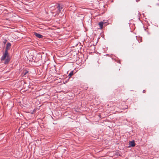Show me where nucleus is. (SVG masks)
<instances>
[{
	"instance_id": "1",
	"label": "nucleus",
	"mask_w": 159,
	"mask_h": 159,
	"mask_svg": "<svg viewBox=\"0 0 159 159\" xmlns=\"http://www.w3.org/2000/svg\"><path fill=\"white\" fill-rule=\"evenodd\" d=\"M63 8V5H61L60 4H58L57 7V10L56 11L57 14H58L61 11V9Z\"/></svg>"
},
{
	"instance_id": "2",
	"label": "nucleus",
	"mask_w": 159,
	"mask_h": 159,
	"mask_svg": "<svg viewBox=\"0 0 159 159\" xmlns=\"http://www.w3.org/2000/svg\"><path fill=\"white\" fill-rule=\"evenodd\" d=\"M98 25L100 26V29L101 30L102 29L103 26V25L104 26H106L107 24H106V22H105L104 21H101L98 23Z\"/></svg>"
},
{
	"instance_id": "3",
	"label": "nucleus",
	"mask_w": 159,
	"mask_h": 159,
	"mask_svg": "<svg viewBox=\"0 0 159 159\" xmlns=\"http://www.w3.org/2000/svg\"><path fill=\"white\" fill-rule=\"evenodd\" d=\"M8 52L7 50H5V53L1 57V60L3 61L6 59L7 56Z\"/></svg>"
},
{
	"instance_id": "4",
	"label": "nucleus",
	"mask_w": 159,
	"mask_h": 159,
	"mask_svg": "<svg viewBox=\"0 0 159 159\" xmlns=\"http://www.w3.org/2000/svg\"><path fill=\"white\" fill-rule=\"evenodd\" d=\"M34 34L37 38H41L43 37V36L37 33L36 32H35L34 33Z\"/></svg>"
},
{
	"instance_id": "5",
	"label": "nucleus",
	"mask_w": 159,
	"mask_h": 159,
	"mask_svg": "<svg viewBox=\"0 0 159 159\" xmlns=\"http://www.w3.org/2000/svg\"><path fill=\"white\" fill-rule=\"evenodd\" d=\"M11 46V43H8L7 44L5 50H7L8 51V50L10 49Z\"/></svg>"
},
{
	"instance_id": "6",
	"label": "nucleus",
	"mask_w": 159,
	"mask_h": 159,
	"mask_svg": "<svg viewBox=\"0 0 159 159\" xmlns=\"http://www.w3.org/2000/svg\"><path fill=\"white\" fill-rule=\"evenodd\" d=\"M129 145L131 146L134 147L135 146V143L134 141H131L129 143Z\"/></svg>"
},
{
	"instance_id": "7",
	"label": "nucleus",
	"mask_w": 159,
	"mask_h": 159,
	"mask_svg": "<svg viewBox=\"0 0 159 159\" xmlns=\"http://www.w3.org/2000/svg\"><path fill=\"white\" fill-rule=\"evenodd\" d=\"M138 43H139V42H138V41H136V42H135L134 43H133V45H132V46H133L132 48H134V47H136V46L137 44H138Z\"/></svg>"
},
{
	"instance_id": "8",
	"label": "nucleus",
	"mask_w": 159,
	"mask_h": 159,
	"mask_svg": "<svg viewBox=\"0 0 159 159\" xmlns=\"http://www.w3.org/2000/svg\"><path fill=\"white\" fill-rule=\"evenodd\" d=\"M10 61V59L8 57L5 60V61L4 62V63L5 64H7L8 63L9 61Z\"/></svg>"
},
{
	"instance_id": "9",
	"label": "nucleus",
	"mask_w": 159,
	"mask_h": 159,
	"mask_svg": "<svg viewBox=\"0 0 159 159\" xmlns=\"http://www.w3.org/2000/svg\"><path fill=\"white\" fill-rule=\"evenodd\" d=\"M73 75V71H71L70 73L68 75V76L69 77V78H70V77Z\"/></svg>"
},
{
	"instance_id": "10",
	"label": "nucleus",
	"mask_w": 159,
	"mask_h": 159,
	"mask_svg": "<svg viewBox=\"0 0 159 159\" xmlns=\"http://www.w3.org/2000/svg\"><path fill=\"white\" fill-rule=\"evenodd\" d=\"M143 93H145V92H146V90H143Z\"/></svg>"
},
{
	"instance_id": "11",
	"label": "nucleus",
	"mask_w": 159,
	"mask_h": 159,
	"mask_svg": "<svg viewBox=\"0 0 159 159\" xmlns=\"http://www.w3.org/2000/svg\"><path fill=\"white\" fill-rule=\"evenodd\" d=\"M28 72H25L24 74V75H25Z\"/></svg>"
},
{
	"instance_id": "12",
	"label": "nucleus",
	"mask_w": 159,
	"mask_h": 159,
	"mask_svg": "<svg viewBox=\"0 0 159 159\" xmlns=\"http://www.w3.org/2000/svg\"><path fill=\"white\" fill-rule=\"evenodd\" d=\"M120 70V69H119V71Z\"/></svg>"
}]
</instances>
